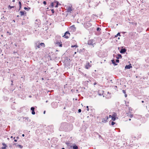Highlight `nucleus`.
I'll return each instance as SVG.
<instances>
[{
  "label": "nucleus",
  "instance_id": "obj_1",
  "mask_svg": "<svg viewBox=\"0 0 149 149\" xmlns=\"http://www.w3.org/2000/svg\"><path fill=\"white\" fill-rule=\"evenodd\" d=\"M66 123H62L61 124L59 130L60 131H63L66 127Z\"/></svg>",
  "mask_w": 149,
  "mask_h": 149
},
{
  "label": "nucleus",
  "instance_id": "obj_2",
  "mask_svg": "<svg viewBox=\"0 0 149 149\" xmlns=\"http://www.w3.org/2000/svg\"><path fill=\"white\" fill-rule=\"evenodd\" d=\"M54 43L55 45L56 46H59L60 47H62V44L60 40L56 41Z\"/></svg>",
  "mask_w": 149,
  "mask_h": 149
},
{
  "label": "nucleus",
  "instance_id": "obj_3",
  "mask_svg": "<svg viewBox=\"0 0 149 149\" xmlns=\"http://www.w3.org/2000/svg\"><path fill=\"white\" fill-rule=\"evenodd\" d=\"M72 6H69L67 8V11L69 13H71L72 11Z\"/></svg>",
  "mask_w": 149,
  "mask_h": 149
},
{
  "label": "nucleus",
  "instance_id": "obj_4",
  "mask_svg": "<svg viewBox=\"0 0 149 149\" xmlns=\"http://www.w3.org/2000/svg\"><path fill=\"white\" fill-rule=\"evenodd\" d=\"M92 25V24H91V23L90 21L87 22L86 23V24L85 25V27L86 28H88L89 27H90Z\"/></svg>",
  "mask_w": 149,
  "mask_h": 149
},
{
  "label": "nucleus",
  "instance_id": "obj_5",
  "mask_svg": "<svg viewBox=\"0 0 149 149\" xmlns=\"http://www.w3.org/2000/svg\"><path fill=\"white\" fill-rule=\"evenodd\" d=\"M94 135L96 138H98L99 139L101 138L102 139V137L101 136L98 134V133L96 132H94Z\"/></svg>",
  "mask_w": 149,
  "mask_h": 149
},
{
  "label": "nucleus",
  "instance_id": "obj_6",
  "mask_svg": "<svg viewBox=\"0 0 149 149\" xmlns=\"http://www.w3.org/2000/svg\"><path fill=\"white\" fill-rule=\"evenodd\" d=\"M70 36V33L68 31L66 32L64 36H63L65 38H68Z\"/></svg>",
  "mask_w": 149,
  "mask_h": 149
},
{
  "label": "nucleus",
  "instance_id": "obj_7",
  "mask_svg": "<svg viewBox=\"0 0 149 149\" xmlns=\"http://www.w3.org/2000/svg\"><path fill=\"white\" fill-rule=\"evenodd\" d=\"M117 114L116 113H114L112 115V118H111L112 120L115 121L116 119V116Z\"/></svg>",
  "mask_w": 149,
  "mask_h": 149
},
{
  "label": "nucleus",
  "instance_id": "obj_8",
  "mask_svg": "<svg viewBox=\"0 0 149 149\" xmlns=\"http://www.w3.org/2000/svg\"><path fill=\"white\" fill-rule=\"evenodd\" d=\"M91 66V64L89 63H87L85 65V68L87 69H89Z\"/></svg>",
  "mask_w": 149,
  "mask_h": 149
},
{
  "label": "nucleus",
  "instance_id": "obj_9",
  "mask_svg": "<svg viewBox=\"0 0 149 149\" xmlns=\"http://www.w3.org/2000/svg\"><path fill=\"white\" fill-rule=\"evenodd\" d=\"M127 51V49L125 48L122 49L120 51V53L122 54H124Z\"/></svg>",
  "mask_w": 149,
  "mask_h": 149
},
{
  "label": "nucleus",
  "instance_id": "obj_10",
  "mask_svg": "<svg viewBox=\"0 0 149 149\" xmlns=\"http://www.w3.org/2000/svg\"><path fill=\"white\" fill-rule=\"evenodd\" d=\"M132 67L131 65H126L125 67V69H129L132 68Z\"/></svg>",
  "mask_w": 149,
  "mask_h": 149
},
{
  "label": "nucleus",
  "instance_id": "obj_11",
  "mask_svg": "<svg viewBox=\"0 0 149 149\" xmlns=\"http://www.w3.org/2000/svg\"><path fill=\"white\" fill-rule=\"evenodd\" d=\"M93 40L91 39L88 41V44L89 45H93Z\"/></svg>",
  "mask_w": 149,
  "mask_h": 149
},
{
  "label": "nucleus",
  "instance_id": "obj_12",
  "mask_svg": "<svg viewBox=\"0 0 149 149\" xmlns=\"http://www.w3.org/2000/svg\"><path fill=\"white\" fill-rule=\"evenodd\" d=\"M108 119V116L106 117L105 118H103L102 119V122L103 123H106L107 122V120Z\"/></svg>",
  "mask_w": 149,
  "mask_h": 149
},
{
  "label": "nucleus",
  "instance_id": "obj_13",
  "mask_svg": "<svg viewBox=\"0 0 149 149\" xmlns=\"http://www.w3.org/2000/svg\"><path fill=\"white\" fill-rule=\"evenodd\" d=\"M70 29L71 30H72L73 31H76V28L75 27L74 25H73L71 26L70 28Z\"/></svg>",
  "mask_w": 149,
  "mask_h": 149
},
{
  "label": "nucleus",
  "instance_id": "obj_14",
  "mask_svg": "<svg viewBox=\"0 0 149 149\" xmlns=\"http://www.w3.org/2000/svg\"><path fill=\"white\" fill-rule=\"evenodd\" d=\"M31 110L32 111V114L33 115H34L35 114V112L34 111L35 108L34 107H31Z\"/></svg>",
  "mask_w": 149,
  "mask_h": 149
},
{
  "label": "nucleus",
  "instance_id": "obj_15",
  "mask_svg": "<svg viewBox=\"0 0 149 149\" xmlns=\"http://www.w3.org/2000/svg\"><path fill=\"white\" fill-rule=\"evenodd\" d=\"M104 93V91L102 90H99L98 92V94L100 96L102 95Z\"/></svg>",
  "mask_w": 149,
  "mask_h": 149
},
{
  "label": "nucleus",
  "instance_id": "obj_16",
  "mask_svg": "<svg viewBox=\"0 0 149 149\" xmlns=\"http://www.w3.org/2000/svg\"><path fill=\"white\" fill-rule=\"evenodd\" d=\"M14 145H15L16 147H19L21 148H22L23 147V146H21V145L17 144L16 143H14Z\"/></svg>",
  "mask_w": 149,
  "mask_h": 149
},
{
  "label": "nucleus",
  "instance_id": "obj_17",
  "mask_svg": "<svg viewBox=\"0 0 149 149\" xmlns=\"http://www.w3.org/2000/svg\"><path fill=\"white\" fill-rule=\"evenodd\" d=\"M97 25L96 24L95 26V28H96V30L97 31H99L101 30V29L100 27H97Z\"/></svg>",
  "mask_w": 149,
  "mask_h": 149
},
{
  "label": "nucleus",
  "instance_id": "obj_18",
  "mask_svg": "<svg viewBox=\"0 0 149 149\" xmlns=\"http://www.w3.org/2000/svg\"><path fill=\"white\" fill-rule=\"evenodd\" d=\"M40 47V44L39 43H37L36 44V49H37V48H39Z\"/></svg>",
  "mask_w": 149,
  "mask_h": 149
},
{
  "label": "nucleus",
  "instance_id": "obj_19",
  "mask_svg": "<svg viewBox=\"0 0 149 149\" xmlns=\"http://www.w3.org/2000/svg\"><path fill=\"white\" fill-rule=\"evenodd\" d=\"M122 58V55L120 54H118V56L116 57L117 59H119L120 58Z\"/></svg>",
  "mask_w": 149,
  "mask_h": 149
},
{
  "label": "nucleus",
  "instance_id": "obj_20",
  "mask_svg": "<svg viewBox=\"0 0 149 149\" xmlns=\"http://www.w3.org/2000/svg\"><path fill=\"white\" fill-rule=\"evenodd\" d=\"M111 62H112V63L114 65H117V64L116 63L115 61L114 60H111Z\"/></svg>",
  "mask_w": 149,
  "mask_h": 149
},
{
  "label": "nucleus",
  "instance_id": "obj_21",
  "mask_svg": "<svg viewBox=\"0 0 149 149\" xmlns=\"http://www.w3.org/2000/svg\"><path fill=\"white\" fill-rule=\"evenodd\" d=\"M25 12V11H21L20 12V14L21 16H22L24 15V13Z\"/></svg>",
  "mask_w": 149,
  "mask_h": 149
},
{
  "label": "nucleus",
  "instance_id": "obj_22",
  "mask_svg": "<svg viewBox=\"0 0 149 149\" xmlns=\"http://www.w3.org/2000/svg\"><path fill=\"white\" fill-rule=\"evenodd\" d=\"M40 46H42L43 47H44L45 46V44L44 43H40Z\"/></svg>",
  "mask_w": 149,
  "mask_h": 149
},
{
  "label": "nucleus",
  "instance_id": "obj_23",
  "mask_svg": "<svg viewBox=\"0 0 149 149\" xmlns=\"http://www.w3.org/2000/svg\"><path fill=\"white\" fill-rule=\"evenodd\" d=\"M73 149H78V147L76 145H74L73 146Z\"/></svg>",
  "mask_w": 149,
  "mask_h": 149
},
{
  "label": "nucleus",
  "instance_id": "obj_24",
  "mask_svg": "<svg viewBox=\"0 0 149 149\" xmlns=\"http://www.w3.org/2000/svg\"><path fill=\"white\" fill-rule=\"evenodd\" d=\"M118 36H120V33L119 32L118 33L116 34V35L115 36V37H117Z\"/></svg>",
  "mask_w": 149,
  "mask_h": 149
},
{
  "label": "nucleus",
  "instance_id": "obj_25",
  "mask_svg": "<svg viewBox=\"0 0 149 149\" xmlns=\"http://www.w3.org/2000/svg\"><path fill=\"white\" fill-rule=\"evenodd\" d=\"M19 10L21 8L22 4H21V2L20 1H19Z\"/></svg>",
  "mask_w": 149,
  "mask_h": 149
},
{
  "label": "nucleus",
  "instance_id": "obj_26",
  "mask_svg": "<svg viewBox=\"0 0 149 149\" xmlns=\"http://www.w3.org/2000/svg\"><path fill=\"white\" fill-rule=\"evenodd\" d=\"M116 123L115 122H114L113 121H112L111 122V125L112 126L113 125Z\"/></svg>",
  "mask_w": 149,
  "mask_h": 149
},
{
  "label": "nucleus",
  "instance_id": "obj_27",
  "mask_svg": "<svg viewBox=\"0 0 149 149\" xmlns=\"http://www.w3.org/2000/svg\"><path fill=\"white\" fill-rule=\"evenodd\" d=\"M14 7V6H11L10 5L8 6V8H10V9H11L13 8Z\"/></svg>",
  "mask_w": 149,
  "mask_h": 149
},
{
  "label": "nucleus",
  "instance_id": "obj_28",
  "mask_svg": "<svg viewBox=\"0 0 149 149\" xmlns=\"http://www.w3.org/2000/svg\"><path fill=\"white\" fill-rule=\"evenodd\" d=\"M2 145L4 146H5V147H7V146L6 145V144L5 143H2Z\"/></svg>",
  "mask_w": 149,
  "mask_h": 149
},
{
  "label": "nucleus",
  "instance_id": "obj_29",
  "mask_svg": "<svg viewBox=\"0 0 149 149\" xmlns=\"http://www.w3.org/2000/svg\"><path fill=\"white\" fill-rule=\"evenodd\" d=\"M77 47V45H76L71 46V47Z\"/></svg>",
  "mask_w": 149,
  "mask_h": 149
},
{
  "label": "nucleus",
  "instance_id": "obj_30",
  "mask_svg": "<svg viewBox=\"0 0 149 149\" xmlns=\"http://www.w3.org/2000/svg\"><path fill=\"white\" fill-rule=\"evenodd\" d=\"M122 92H123V93H124L125 94H126V91H125V90H122Z\"/></svg>",
  "mask_w": 149,
  "mask_h": 149
},
{
  "label": "nucleus",
  "instance_id": "obj_31",
  "mask_svg": "<svg viewBox=\"0 0 149 149\" xmlns=\"http://www.w3.org/2000/svg\"><path fill=\"white\" fill-rule=\"evenodd\" d=\"M133 114H130V118H132L133 117Z\"/></svg>",
  "mask_w": 149,
  "mask_h": 149
},
{
  "label": "nucleus",
  "instance_id": "obj_32",
  "mask_svg": "<svg viewBox=\"0 0 149 149\" xmlns=\"http://www.w3.org/2000/svg\"><path fill=\"white\" fill-rule=\"evenodd\" d=\"M118 59H117L116 60V63H119V60H118Z\"/></svg>",
  "mask_w": 149,
  "mask_h": 149
},
{
  "label": "nucleus",
  "instance_id": "obj_33",
  "mask_svg": "<svg viewBox=\"0 0 149 149\" xmlns=\"http://www.w3.org/2000/svg\"><path fill=\"white\" fill-rule=\"evenodd\" d=\"M51 6L52 7H53L54 6V3H52L51 4Z\"/></svg>",
  "mask_w": 149,
  "mask_h": 149
},
{
  "label": "nucleus",
  "instance_id": "obj_34",
  "mask_svg": "<svg viewBox=\"0 0 149 149\" xmlns=\"http://www.w3.org/2000/svg\"><path fill=\"white\" fill-rule=\"evenodd\" d=\"M7 147L3 146L2 148V149H5Z\"/></svg>",
  "mask_w": 149,
  "mask_h": 149
},
{
  "label": "nucleus",
  "instance_id": "obj_35",
  "mask_svg": "<svg viewBox=\"0 0 149 149\" xmlns=\"http://www.w3.org/2000/svg\"><path fill=\"white\" fill-rule=\"evenodd\" d=\"M43 3L44 5H46L47 4V3L45 1H44L43 2Z\"/></svg>",
  "mask_w": 149,
  "mask_h": 149
},
{
  "label": "nucleus",
  "instance_id": "obj_36",
  "mask_svg": "<svg viewBox=\"0 0 149 149\" xmlns=\"http://www.w3.org/2000/svg\"><path fill=\"white\" fill-rule=\"evenodd\" d=\"M81 112V110L80 109H79L78 110V112L80 113Z\"/></svg>",
  "mask_w": 149,
  "mask_h": 149
},
{
  "label": "nucleus",
  "instance_id": "obj_37",
  "mask_svg": "<svg viewBox=\"0 0 149 149\" xmlns=\"http://www.w3.org/2000/svg\"><path fill=\"white\" fill-rule=\"evenodd\" d=\"M130 23L131 24H135V23L134 22H130ZM135 24L136 25L137 24L136 23H135Z\"/></svg>",
  "mask_w": 149,
  "mask_h": 149
},
{
  "label": "nucleus",
  "instance_id": "obj_38",
  "mask_svg": "<svg viewBox=\"0 0 149 149\" xmlns=\"http://www.w3.org/2000/svg\"><path fill=\"white\" fill-rule=\"evenodd\" d=\"M51 11H52V13H54V10L53 9H52Z\"/></svg>",
  "mask_w": 149,
  "mask_h": 149
},
{
  "label": "nucleus",
  "instance_id": "obj_39",
  "mask_svg": "<svg viewBox=\"0 0 149 149\" xmlns=\"http://www.w3.org/2000/svg\"><path fill=\"white\" fill-rule=\"evenodd\" d=\"M105 112L106 113H107L108 112V111L107 109H105Z\"/></svg>",
  "mask_w": 149,
  "mask_h": 149
},
{
  "label": "nucleus",
  "instance_id": "obj_40",
  "mask_svg": "<svg viewBox=\"0 0 149 149\" xmlns=\"http://www.w3.org/2000/svg\"><path fill=\"white\" fill-rule=\"evenodd\" d=\"M86 108H87V110L88 111H89V108H88V106H87V107H86Z\"/></svg>",
  "mask_w": 149,
  "mask_h": 149
},
{
  "label": "nucleus",
  "instance_id": "obj_41",
  "mask_svg": "<svg viewBox=\"0 0 149 149\" xmlns=\"http://www.w3.org/2000/svg\"><path fill=\"white\" fill-rule=\"evenodd\" d=\"M109 118H112V116H111V115H109Z\"/></svg>",
  "mask_w": 149,
  "mask_h": 149
},
{
  "label": "nucleus",
  "instance_id": "obj_42",
  "mask_svg": "<svg viewBox=\"0 0 149 149\" xmlns=\"http://www.w3.org/2000/svg\"><path fill=\"white\" fill-rule=\"evenodd\" d=\"M24 119H25L26 120H28V118L27 117H25L24 118Z\"/></svg>",
  "mask_w": 149,
  "mask_h": 149
},
{
  "label": "nucleus",
  "instance_id": "obj_43",
  "mask_svg": "<svg viewBox=\"0 0 149 149\" xmlns=\"http://www.w3.org/2000/svg\"><path fill=\"white\" fill-rule=\"evenodd\" d=\"M127 94H125V97H127Z\"/></svg>",
  "mask_w": 149,
  "mask_h": 149
},
{
  "label": "nucleus",
  "instance_id": "obj_44",
  "mask_svg": "<svg viewBox=\"0 0 149 149\" xmlns=\"http://www.w3.org/2000/svg\"><path fill=\"white\" fill-rule=\"evenodd\" d=\"M24 9H25V10H26L27 9V8H26V7H24Z\"/></svg>",
  "mask_w": 149,
  "mask_h": 149
},
{
  "label": "nucleus",
  "instance_id": "obj_45",
  "mask_svg": "<svg viewBox=\"0 0 149 149\" xmlns=\"http://www.w3.org/2000/svg\"><path fill=\"white\" fill-rule=\"evenodd\" d=\"M96 82H95V83H94V85H95L96 84Z\"/></svg>",
  "mask_w": 149,
  "mask_h": 149
},
{
  "label": "nucleus",
  "instance_id": "obj_46",
  "mask_svg": "<svg viewBox=\"0 0 149 149\" xmlns=\"http://www.w3.org/2000/svg\"><path fill=\"white\" fill-rule=\"evenodd\" d=\"M55 7L56 8V7H58V4H56V5L55 6Z\"/></svg>",
  "mask_w": 149,
  "mask_h": 149
},
{
  "label": "nucleus",
  "instance_id": "obj_47",
  "mask_svg": "<svg viewBox=\"0 0 149 149\" xmlns=\"http://www.w3.org/2000/svg\"><path fill=\"white\" fill-rule=\"evenodd\" d=\"M14 141L15 142H17V140L16 139H15V140H14Z\"/></svg>",
  "mask_w": 149,
  "mask_h": 149
},
{
  "label": "nucleus",
  "instance_id": "obj_48",
  "mask_svg": "<svg viewBox=\"0 0 149 149\" xmlns=\"http://www.w3.org/2000/svg\"><path fill=\"white\" fill-rule=\"evenodd\" d=\"M45 112H46L45 111H44V112H43V113H44V114H45Z\"/></svg>",
  "mask_w": 149,
  "mask_h": 149
},
{
  "label": "nucleus",
  "instance_id": "obj_49",
  "mask_svg": "<svg viewBox=\"0 0 149 149\" xmlns=\"http://www.w3.org/2000/svg\"><path fill=\"white\" fill-rule=\"evenodd\" d=\"M22 136L24 137V134H22Z\"/></svg>",
  "mask_w": 149,
  "mask_h": 149
},
{
  "label": "nucleus",
  "instance_id": "obj_50",
  "mask_svg": "<svg viewBox=\"0 0 149 149\" xmlns=\"http://www.w3.org/2000/svg\"><path fill=\"white\" fill-rule=\"evenodd\" d=\"M1 49L0 48V53H1Z\"/></svg>",
  "mask_w": 149,
  "mask_h": 149
},
{
  "label": "nucleus",
  "instance_id": "obj_51",
  "mask_svg": "<svg viewBox=\"0 0 149 149\" xmlns=\"http://www.w3.org/2000/svg\"><path fill=\"white\" fill-rule=\"evenodd\" d=\"M15 0H13V2H15Z\"/></svg>",
  "mask_w": 149,
  "mask_h": 149
},
{
  "label": "nucleus",
  "instance_id": "obj_52",
  "mask_svg": "<svg viewBox=\"0 0 149 149\" xmlns=\"http://www.w3.org/2000/svg\"><path fill=\"white\" fill-rule=\"evenodd\" d=\"M141 102L143 103L144 102L142 100V101H141Z\"/></svg>",
  "mask_w": 149,
  "mask_h": 149
},
{
  "label": "nucleus",
  "instance_id": "obj_53",
  "mask_svg": "<svg viewBox=\"0 0 149 149\" xmlns=\"http://www.w3.org/2000/svg\"><path fill=\"white\" fill-rule=\"evenodd\" d=\"M29 97H31V95H29Z\"/></svg>",
  "mask_w": 149,
  "mask_h": 149
},
{
  "label": "nucleus",
  "instance_id": "obj_54",
  "mask_svg": "<svg viewBox=\"0 0 149 149\" xmlns=\"http://www.w3.org/2000/svg\"><path fill=\"white\" fill-rule=\"evenodd\" d=\"M13 138V136H11L10 137V138Z\"/></svg>",
  "mask_w": 149,
  "mask_h": 149
},
{
  "label": "nucleus",
  "instance_id": "obj_55",
  "mask_svg": "<svg viewBox=\"0 0 149 149\" xmlns=\"http://www.w3.org/2000/svg\"><path fill=\"white\" fill-rule=\"evenodd\" d=\"M129 120L130 121L131 120V119L130 118L129 119Z\"/></svg>",
  "mask_w": 149,
  "mask_h": 149
},
{
  "label": "nucleus",
  "instance_id": "obj_56",
  "mask_svg": "<svg viewBox=\"0 0 149 149\" xmlns=\"http://www.w3.org/2000/svg\"><path fill=\"white\" fill-rule=\"evenodd\" d=\"M7 139H8V140H9V138H7Z\"/></svg>",
  "mask_w": 149,
  "mask_h": 149
},
{
  "label": "nucleus",
  "instance_id": "obj_57",
  "mask_svg": "<svg viewBox=\"0 0 149 149\" xmlns=\"http://www.w3.org/2000/svg\"><path fill=\"white\" fill-rule=\"evenodd\" d=\"M147 30H148V31H149V28H148L147 29Z\"/></svg>",
  "mask_w": 149,
  "mask_h": 149
},
{
  "label": "nucleus",
  "instance_id": "obj_58",
  "mask_svg": "<svg viewBox=\"0 0 149 149\" xmlns=\"http://www.w3.org/2000/svg\"><path fill=\"white\" fill-rule=\"evenodd\" d=\"M13 21L14 22H15V20H13Z\"/></svg>",
  "mask_w": 149,
  "mask_h": 149
},
{
  "label": "nucleus",
  "instance_id": "obj_59",
  "mask_svg": "<svg viewBox=\"0 0 149 149\" xmlns=\"http://www.w3.org/2000/svg\"><path fill=\"white\" fill-rule=\"evenodd\" d=\"M55 104V103H54V102H53V103H52V105H53V104Z\"/></svg>",
  "mask_w": 149,
  "mask_h": 149
},
{
  "label": "nucleus",
  "instance_id": "obj_60",
  "mask_svg": "<svg viewBox=\"0 0 149 149\" xmlns=\"http://www.w3.org/2000/svg\"><path fill=\"white\" fill-rule=\"evenodd\" d=\"M58 38H59V39L60 38V37H59V36H58Z\"/></svg>",
  "mask_w": 149,
  "mask_h": 149
},
{
  "label": "nucleus",
  "instance_id": "obj_61",
  "mask_svg": "<svg viewBox=\"0 0 149 149\" xmlns=\"http://www.w3.org/2000/svg\"><path fill=\"white\" fill-rule=\"evenodd\" d=\"M62 149H65V148H62Z\"/></svg>",
  "mask_w": 149,
  "mask_h": 149
},
{
  "label": "nucleus",
  "instance_id": "obj_62",
  "mask_svg": "<svg viewBox=\"0 0 149 149\" xmlns=\"http://www.w3.org/2000/svg\"><path fill=\"white\" fill-rule=\"evenodd\" d=\"M7 33H9V32L8 31H7Z\"/></svg>",
  "mask_w": 149,
  "mask_h": 149
},
{
  "label": "nucleus",
  "instance_id": "obj_63",
  "mask_svg": "<svg viewBox=\"0 0 149 149\" xmlns=\"http://www.w3.org/2000/svg\"><path fill=\"white\" fill-rule=\"evenodd\" d=\"M76 52H74V54H76Z\"/></svg>",
  "mask_w": 149,
  "mask_h": 149
},
{
  "label": "nucleus",
  "instance_id": "obj_64",
  "mask_svg": "<svg viewBox=\"0 0 149 149\" xmlns=\"http://www.w3.org/2000/svg\"><path fill=\"white\" fill-rule=\"evenodd\" d=\"M118 39H120V38H119V37H118Z\"/></svg>",
  "mask_w": 149,
  "mask_h": 149
}]
</instances>
